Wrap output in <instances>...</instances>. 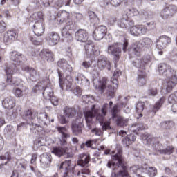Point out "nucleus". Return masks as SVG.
Listing matches in <instances>:
<instances>
[{
  "mask_svg": "<svg viewBox=\"0 0 177 177\" xmlns=\"http://www.w3.org/2000/svg\"><path fill=\"white\" fill-rule=\"evenodd\" d=\"M57 67L63 70L64 74L66 77L63 82V73L62 71H58V75L59 78V86L62 91H73V67L68 64V62L65 59H59L57 62Z\"/></svg>",
  "mask_w": 177,
  "mask_h": 177,
  "instance_id": "f257e3e1",
  "label": "nucleus"
},
{
  "mask_svg": "<svg viewBox=\"0 0 177 177\" xmlns=\"http://www.w3.org/2000/svg\"><path fill=\"white\" fill-rule=\"evenodd\" d=\"M141 139L144 145L150 147L151 150L153 151H158L160 154H167L168 156L172 154L175 151V149L172 146L167 147L164 149L162 145H160L158 138L151 137L148 133H144L141 136Z\"/></svg>",
  "mask_w": 177,
  "mask_h": 177,
  "instance_id": "f03ea898",
  "label": "nucleus"
},
{
  "mask_svg": "<svg viewBox=\"0 0 177 177\" xmlns=\"http://www.w3.org/2000/svg\"><path fill=\"white\" fill-rule=\"evenodd\" d=\"M112 160H114L116 162L109 161L107 164L108 168H111V165H113V171H115V169L119 171L118 173H112V177H131L127 170L125 162H124V160L122 159V150L118 149L117 153L112 156Z\"/></svg>",
  "mask_w": 177,
  "mask_h": 177,
  "instance_id": "7ed1b4c3",
  "label": "nucleus"
},
{
  "mask_svg": "<svg viewBox=\"0 0 177 177\" xmlns=\"http://www.w3.org/2000/svg\"><path fill=\"white\" fill-rule=\"evenodd\" d=\"M57 20L59 23H66V26L62 30V35L64 38L71 39V35L75 28V22L71 19V15L66 10L59 11L57 15Z\"/></svg>",
  "mask_w": 177,
  "mask_h": 177,
  "instance_id": "20e7f679",
  "label": "nucleus"
},
{
  "mask_svg": "<svg viewBox=\"0 0 177 177\" xmlns=\"http://www.w3.org/2000/svg\"><path fill=\"white\" fill-rule=\"evenodd\" d=\"M158 71L161 75L166 78L167 81L166 90L167 92H171L174 86L177 84V72L167 64H160L158 65Z\"/></svg>",
  "mask_w": 177,
  "mask_h": 177,
  "instance_id": "39448f33",
  "label": "nucleus"
},
{
  "mask_svg": "<svg viewBox=\"0 0 177 177\" xmlns=\"http://www.w3.org/2000/svg\"><path fill=\"white\" fill-rule=\"evenodd\" d=\"M121 75V71L116 69L113 73V77L111 79V84H109V80L106 77L102 78V80L99 81L98 89L102 93L106 92L109 93L110 96L114 95V92L117 91L118 88V80L117 78Z\"/></svg>",
  "mask_w": 177,
  "mask_h": 177,
  "instance_id": "423d86ee",
  "label": "nucleus"
},
{
  "mask_svg": "<svg viewBox=\"0 0 177 177\" xmlns=\"http://www.w3.org/2000/svg\"><path fill=\"white\" fill-rule=\"evenodd\" d=\"M24 56L20 53L17 51H13L10 53V59L13 60L14 64L12 65H10L8 67L6 68V73L7 74V82L10 84L12 82V75L16 73H19V69L16 64H19V63H21L23 62V58Z\"/></svg>",
  "mask_w": 177,
  "mask_h": 177,
  "instance_id": "0eeeda50",
  "label": "nucleus"
},
{
  "mask_svg": "<svg viewBox=\"0 0 177 177\" xmlns=\"http://www.w3.org/2000/svg\"><path fill=\"white\" fill-rule=\"evenodd\" d=\"M107 106H109L108 104H104L103 105V107L101 109L102 114L100 115V113H99L100 107L97 105H92L91 110L84 112V117L87 124L92 122V120L95 117L96 120H97L99 122H102V121H103L104 115H106V109H107Z\"/></svg>",
  "mask_w": 177,
  "mask_h": 177,
  "instance_id": "6e6552de",
  "label": "nucleus"
},
{
  "mask_svg": "<svg viewBox=\"0 0 177 177\" xmlns=\"http://www.w3.org/2000/svg\"><path fill=\"white\" fill-rule=\"evenodd\" d=\"M147 26L145 25H136L130 28V34L133 37H139V35H145L147 31H151L156 28V22L152 21L147 22Z\"/></svg>",
  "mask_w": 177,
  "mask_h": 177,
  "instance_id": "1a4fd4ad",
  "label": "nucleus"
},
{
  "mask_svg": "<svg viewBox=\"0 0 177 177\" xmlns=\"http://www.w3.org/2000/svg\"><path fill=\"white\" fill-rule=\"evenodd\" d=\"M60 146L55 147L52 149L51 153L57 156V157H62L64 156L65 158H71L73 156V151H70L67 145V141L64 140H59Z\"/></svg>",
  "mask_w": 177,
  "mask_h": 177,
  "instance_id": "9d476101",
  "label": "nucleus"
},
{
  "mask_svg": "<svg viewBox=\"0 0 177 177\" xmlns=\"http://www.w3.org/2000/svg\"><path fill=\"white\" fill-rule=\"evenodd\" d=\"M151 45H153V41L151 39L145 37L142 40L135 43L133 47V51L135 55H137L138 56L140 53V50L142 48H150Z\"/></svg>",
  "mask_w": 177,
  "mask_h": 177,
  "instance_id": "9b49d317",
  "label": "nucleus"
},
{
  "mask_svg": "<svg viewBox=\"0 0 177 177\" xmlns=\"http://www.w3.org/2000/svg\"><path fill=\"white\" fill-rule=\"evenodd\" d=\"M111 113H112V118L113 121H115L116 125L118 127H127V124H128V119L122 117L118 115V106L115 105L111 110Z\"/></svg>",
  "mask_w": 177,
  "mask_h": 177,
  "instance_id": "f8f14e48",
  "label": "nucleus"
},
{
  "mask_svg": "<svg viewBox=\"0 0 177 177\" xmlns=\"http://www.w3.org/2000/svg\"><path fill=\"white\" fill-rule=\"evenodd\" d=\"M59 169H64L63 177H75L74 168L71 167V160H66L60 165Z\"/></svg>",
  "mask_w": 177,
  "mask_h": 177,
  "instance_id": "ddd939ff",
  "label": "nucleus"
},
{
  "mask_svg": "<svg viewBox=\"0 0 177 177\" xmlns=\"http://www.w3.org/2000/svg\"><path fill=\"white\" fill-rule=\"evenodd\" d=\"M106 34H107V27L102 25L93 31L92 37L95 41H101L104 38Z\"/></svg>",
  "mask_w": 177,
  "mask_h": 177,
  "instance_id": "4468645a",
  "label": "nucleus"
},
{
  "mask_svg": "<svg viewBox=\"0 0 177 177\" xmlns=\"http://www.w3.org/2000/svg\"><path fill=\"white\" fill-rule=\"evenodd\" d=\"M177 7L175 5H169V6L165 8L160 12V17L164 20L167 19H171L176 13Z\"/></svg>",
  "mask_w": 177,
  "mask_h": 177,
  "instance_id": "2eb2a0df",
  "label": "nucleus"
},
{
  "mask_svg": "<svg viewBox=\"0 0 177 177\" xmlns=\"http://www.w3.org/2000/svg\"><path fill=\"white\" fill-rule=\"evenodd\" d=\"M171 41L169 37L162 35L156 41V48L159 49V50H162V49H165V48L171 44Z\"/></svg>",
  "mask_w": 177,
  "mask_h": 177,
  "instance_id": "dca6fc26",
  "label": "nucleus"
},
{
  "mask_svg": "<svg viewBox=\"0 0 177 177\" xmlns=\"http://www.w3.org/2000/svg\"><path fill=\"white\" fill-rule=\"evenodd\" d=\"M84 48L87 57H91V55H95V56H99L100 55V51L96 49V47L93 46L92 41H87V44L84 45Z\"/></svg>",
  "mask_w": 177,
  "mask_h": 177,
  "instance_id": "f3484780",
  "label": "nucleus"
},
{
  "mask_svg": "<svg viewBox=\"0 0 177 177\" xmlns=\"http://www.w3.org/2000/svg\"><path fill=\"white\" fill-rule=\"evenodd\" d=\"M17 37H19V35L15 30H8L4 34L3 42L6 45H9L12 44V41L17 39Z\"/></svg>",
  "mask_w": 177,
  "mask_h": 177,
  "instance_id": "a211bd4d",
  "label": "nucleus"
},
{
  "mask_svg": "<svg viewBox=\"0 0 177 177\" xmlns=\"http://www.w3.org/2000/svg\"><path fill=\"white\" fill-rule=\"evenodd\" d=\"M72 132L73 135L77 136L82 133V123H81V120L77 118L75 122H73L71 124Z\"/></svg>",
  "mask_w": 177,
  "mask_h": 177,
  "instance_id": "6ab92c4d",
  "label": "nucleus"
},
{
  "mask_svg": "<svg viewBox=\"0 0 177 177\" xmlns=\"http://www.w3.org/2000/svg\"><path fill=\"white\" fill-rule=\"evenodd\" d=\"M39 56L41 59H44V60L49 62H54L55 60V55L49 49L44 48L41 50L39 53Z\"/></svg>",
  "mask_w": 177,
  "mask_h": 177,
  "instance_id": "aec40b11",
  "label": "nucleus"
},
{
  "mask_svg": "<svg viewBox=\"0 0 177 177\" xmlns=\"http://www.w3.org/2000/svg\"><path fill=\"white\" fill-rule=\"evenodd\" d=\"M97 67L100 70H104V68H107V70H111V66L110 64V61L107 59L104 56H101L98 58L97 60Z\"/></svg>",
  "mask_w": 177,
  "mask_h": 177,
  "instance_id": "412c9836",
  "label": "nucleus"
},
{
  "mask_svg": "<svg viewBox=\"0 0 177 177\" xmlns=\"http://www.w3.org/2000/svg\"><path fill=\"white\" fill-rule=\"evenodd\" d=\"M88 32L84 29H80L75 32V39L80 42H85V45L89 41H88Z\"/></svg>",
  "mask_w": 177,
  "mask_h": 177,
  "instance_id": "4be33fe9",
  "label": "nucleus"
},
{
  "mask_svg": "<svg viewBox=\"0 0 177 177\" xmlns=\"http://www.w3.org/2000/svg\"><path fill=\"white\" fill-rule=\"evenodd\" d=\"M121 44L118 43H115L111 46L108 47V53H111L115 57H118L120 56V53H121Z\"/></svg>",
  "mask_w": 177,
  "mask_h": 177,
  "instance_id": "5701e85b",
  "label": "nucleus"
},
{
  "mask_svg": "<svg viewBox=\"0 0 177 177\" xmlns=\"http://www.w3.org/2000/svg\"><path fill=\"white\" fill-rule=\"evenodd\" d=\"M30 21L35 24H44V14L42 12H34L30 18Z\"/></svg>",
  "mask_w": 177,
  "mask_h": 177,
  "instance_id": "b1692460",
  "label": "nucleus"
},
{
  "mask_svg": "<svg viewBox=\"0 0 177 177\" xmlns=\"http://www.w3.org/2000/svg\"><path fill=\"white\" fill-rule=\"evenodd\" d=\"M46 39L48 44L50 45V46H55V45H57V42H59V37L57 33L52 32L48 34Z\"/></svg>",
  "mask_w": 177,
  "mask_h": 177,
  "instance_id": "393cba45",
  "label": "nucleus"
},
{
  "mask_svg": "<svg viewBox=\"0 0 177 177\" xmlns=\"http://www.w3.org/2000/svg\"><path fill=\"white\" fill-rule=\"evenodd\" d=\"M168 102L171 106L173 113H177V91L171 93L168 97Z\"/></svg>",
  "mask_w": 177,
  "mask_h": 177,
  "instance_id": "a878e982",
  "label": "nucleus"
},
{
  "mask_svg": "<svg viewBox=\"0 0 177 177\" xmlns=\"http://www.w3.org/2000/svg\"><path fill=\"white\" fill-rule=\"evenodd\" d=\"M22 70L23 71H26V73H28L31 81H37V79L38 78L39 75L35 69L30 68L27 66H24L22 67Z\"/></svg>",
  "mask_w": 177,
  "mask_h": 177,
  "instance_id": "bb28decb",
  "label": "nucleus"
},
{
  "mask_svg": "<svg viewBox=\"0 0 177 177\" xmlns=\"http://www.w3.org/2000/svg\"><path fill=\"white\" fill-rule=\"evenodd\" d=\"M3 106L4 109H8V110H12L16 104L15 103V100L11 96L6 97L2 102Z\"/></svg>",
  "mask_w": 177,
  "mask_h": 177,
  "instance_id": "cd10ccee",
  "label": "nucleus"
},
{
  "mask_svg": "<svg viewBox=\"0 0 177 177\" xmlns=\"http://www.w3.org/2000/svg\"><path fill=\"white\" fill-rule=\"evenodd\" d=\"M118 26L120 28H130L133 26V21H129L125 18H122L118 21Z\"/></svg>",
  "mask_w": 177,
  "mask_h": 177,
  "instance_id": "c85d7f7f",
  "label": "nucleus"
},
{
  "mask_svg": "<svg viewBox=\"0 0 177 177\" xmlns=\"http://www.w3.org/2000/svg\"><path fill=\"white\" fill-rule=\"evenodd\" d=\"M75 81L80 85H82V84H85L86 86H89L91 82L89 80L86 79L84 75L81 73H77L76 77H75Z\"/></svg>",
  "mask_w": 177,
  "mask_h": 177,
  "instance_id": "c756f323",
  "label": "nucleus"
},
{
  "mask_svg": "<svg viewBox=\"0 0 177 177\" xmlns=\"http://www.w3.org/2000/svg\"><path fill=\"white\" fill-rule=\"evenodd\" d=\"M33 32L37 37H41L44 34L45 28H44V24L39 23L33 25Z\"/></svg>",
  "mask_w": 177,
  "mask_h": 177,
  "instance_id": "7c9ffc66",
  "label": "nucleus"
},
{
  "mask_svg": "<svg viewBox=\"0 0 177 177\" xmlns=\"http://www.w3.org/2000/svg\"><path fill=\"white\" fill-rule=\"evenodd\" d=\"M91 158H89V156L86 154H81L79 156V160L77 161V165H80V167H84L85 165H87L90 161Z\"/></svg>",
  "mask_w": 177,
  "mask_h": 177,
  "instance_id": "2f4dec72",
  "label": "nucleus"
},
{
  "mask_svg": "<svg viewBox=\"0 0 177 177\" xmlns=\"http://www.w3.org/2000/svg\"><path fill=\"white\" fill-rule=\"evenodd\" d=\"M138 75V85L140 86H143V85L146 84V72H145V71L139 70Z\"/></svg>",
  "mask_w": 177,
  "mask_h": 177,
  "instance_id": "473e14b6",
  "label": "nucleus"
},
{
  "mask_svg": "<svg viewBox=\"0 0 177 177\" xmlns=\"http://www.w3.org/2000/svg\"><path fill=\"white\" fill-rule=\"evenodd\" d=\"M136 140V136L135 134H129L122 140V143L124 146L128 147L129 145H132L133 142Z\"/></svg>",
  "mask_w": 177,
  "mask_h": 177,
  "instance_id": "72a5a7b5",
  "label": "nucleus"
},
{
  "mask_svg": "<svg viewBox=\"0 0 177 177\" xmlns=\"http://www.w3.org/2000/svg\"><path fill=\"white\" fill-rule=\"evenodd\" d=\"M64 114L67 118H74L77 115V111L74 108H65Z\"/></svg>",
  "mask_w": 177,
  "mask_h": 177,
  "instance_id": "f704fd0d",
  "label": "nucleus"
},
{
  "mask_svg": "<svg viewBox=\"0 0 177 177\" xmlns=\"http://www.w3.org/2000/svg\"><path fill=\"white\" fill-rule=\"evenodd\" d=\"M142 172H145V174H147L150 177H154L156 175H157V169L153 167H148L147 166H143Z\"/></svg>",
  "mask_w": 177,
  "mask_h": 177,
  "instance_id": "c9c22d12",
  "label": "nucleus"
},
{
  "mask_svg": "<svg viewBox=\"0 0 177 177\" xmlns=\"http://www.w3.org/2000/svg\"><path fill=\"white\" fill-rule=\"evenodd\" d=\"M53 2V0H36L35 1L36 6H37V8H42V5L45 8H48V6H50V3H52Z\"/></svg>",
  "mask_w": 177,
  "mask_h": 177,
  "instance_id": "e433bc0d",
  "label": "nucleus"
},
{
  "mask_svg": "<svg viewBox=\"0 0 177 177\" xmlns=\"http://www.w3.org/2000/svg\"><path fill=\"white\" fill-rule=\"evenodd\" d=\"M165 102V97H162L153 106L152 111H153V113H157V111H158V110L161 109V106H162V104H164Z\"/></svg>",
  "mask_w": 177,
  "mask_h": 177,
  "instance_id": "4c0bfd02",
  "label": "nucleus"
},
{
  "mask_svg": "<svg viewBox=\"0 0 177 177\" xmlns=\"http://www.w3.org/2000/svg\"><path fill=\"white\" fill-rule=\"evenodd\" d=\"M145 110V102H138L136 105V111L138 113L140 117H143V114H142V111Z\"/></svg>",
  "mask_w": 177,
  "mask_h": 177,
  "instance_id": "58836bf2",
  "label": "nucleus"
},
{
  "mask_svg": "<svg viewBox=\"0 0 177 177\" xmlns=\"http://www.w3.org/2000/svg\"><path fill=\"white\" fill-rule=\"evenodd\" d=\"M145 63V60H143V58L142 57H138L133 62V66L137 68H140V67H144Z\"/></svg>",
  "mask_w": 177,
  "mask_h": 177,
  "instance_id": "ea45409f",
  "label": "nucleus"
},
{
  "mask_svg": "<svg viewBox=\"0 0 177 177\" xmlns=\"http://www.w3.org/2000/svg\"><path fill=\"white\" fill-rule=\"evenodd\" d=\"M138 17L140 20H147V19L151 17V15L147 11L141 10L138 12Z\"/></svg>",
  "mask_w": 177,
  "mask_h": 177,
  "instance_id": "a19ab883",
  "label": "nucleus"
},
{
  "mask_svg": "<svg viewBox=\"0 0 177 177\" xmlns=\"http://www.w3.org/2000/svg\"><path fill=\"white\" fill-rule=\"evenodd\" d=\"M17 165L19 169L23 171L27 168V162L24 159L18 160L17 161Z\"/></svg>",
  "mask_w": 177,
  "mask_h": 177,
  "instance_id": "79ce46f5",
  "label": "nucleus"
},
{
  "mask_svg": "<svg viewBox=\"0 0 177 177\" xmlns=\"http://www.w3.org/2000/svg\"><path fill=\"white\" fill-rule=\"evenodd\" d=\"M57 129L59 133H62V137L64 138L65 139H67V138H70V134L66 133V131H67V129L64 127H57Z\"/></svg>",
  "mask_w": 177,
  "mask_h": 177,
  "instance_id": "37998d69",
  "label": "nucleus"
},
{
  "mask_svg": "<svg viewBox=\"0 0 177 177\" xmlns=\"http://www.w3.org/2000/svg\"><path fill=\"white\" fill-rule=\"evenodd\" d=\"M40 161L46 165H49L50 164V157L48 154H43Z\"/></svg>",
  "mask_w": 177,
  "mask_h": 177,
  "instance_id": "c03bdc74",
  "label": "nucleus"
},
{
  "mask_svg": "<svg viewBox=\"0 0 177 177\" xmlns=\"http://www.w3.org/2000/svg\"><path fill=\"white\" fill-rule=\"evenodd\" d=\"M44 83L40 82L33 88L32 91L35 93H38V92H41V91H44Z\"/></svg>",
  "mask_w": 177,
  "mask_h": 177,
  "instance_id": "a18cd8bd",
  "label": "nucleus"
},
{
  "mask_svg": "<svg viewBox=\"0 0 177 177\" xmlns=\"http://www.w3.org/2000/svg\"><path fill=\"white\" fill-rule=\"evenodd\" d=\"M24 120H26V121H28L30 120H32V111L31 110H28L24 112V114L23 115Z\"/></svg>",
  "mask_w": 177,
  "mask_h": 177,
  "instance_id": "49530a36",
  "label": "nucleus"
},
{
  "mask_svg": "<svg viewBox=\"0 0 177 177\" xmlns=\"http://www.w3.org/2000/svg\"><path fill=\"white\" fill-rule=\"evenodd\" d=\"M43 95L46 96V99H50L53 97V92L50 88H46L43 92Z\"/></svg>",
  "mask_w": 177,
  "mask_h": 177,
  "instance_id": "de8ad7c7",
  "label": "nucleus"
},
{
  "mask_svg": "<svg viewBox=\"0 0 177 177\" xmlns=\"http://www.w3.org/2000/svg\"><path fill=\"white\" fill-rule=\"evenodd\" d=\"M83 102H85L87 104H89V103H93L95 102V99H93V97L91 95H84L82 97Z\"/></svg>",
  "mask_w": 177,
  "mask_h": 177,
  "instance_id": "09e8293b",
  "label": "nucleus"
},
{
  "mask_svg": "<svg viewBox=\"0 0 177 177\" xmlns=\"http://www.w3.org/2000/svg\"><path fill=\"white\" fill-rule=\"evenodd\" d=\"M140 129H143L142 124H134L130 127V131H131V132H137V131Z\"/></svg>",
  "mask_w": 177,
  "mask_h": 177,
  "instance_id": "8fccbe9b",
  "label": "nucleus"
},
{
  "mask_svg": "<svg viewBox=\"0 0 177 177\" xmlns=\"http://www.w3.org/2000/svg\"><path fill=\"white\" fill-rule=\"evenodd\" d=\"M4 132L6 133V135H13L15 132V129H13V127L12 126H7L4 129Z\"/></svg>",
  "mask_w": 177,
  "mask_h": 177,
  "instance_id": "3c124183",
  "label": "nucleus"
},
{
  "mask_svg": "<svg viewBox=\"0 0 177 177\" xmlns=\"http://www.w3.org/2000/svg\"><path fill=\"white\" fill-rule=\"evenodd\" d=\"M127 13L132 17V16H139V11L138 9L136 8H131L129 9Z\"/></svg>",
  "mask_w": 177,
  "mask_h": 177,
  "instance_id": "603ef678",
  "label": "nucleus"
},
{
  "mask_svg": "<svg viewBox=\"0 0 177 177\" xmlns=\"http://www.w3.org/2000/svg\"><path fill=\"white\" fill-rule=\"evenodd\" d=\"M13 92L16 96V97H21L23 96V91L19 88H15L13 89Z\"/></svg>",
  "mask_w": 177,
  "mask_h": 177,
  "instance_id": "864d4df0",
  "label": "nucleus"
},
{
  "mask_svg": "<svg viewBox=\"0 0 177 177\" xmlns=\"http://www.w3.org/2000/svg\"><path fill=\"white\" fill-rule=\"evenodd\" d=\"M112 6H120L124 0H109Z\"/></svg>",
  "mask_w": 177,
  "mask_h": 177,
  "instance_id": "5fc2aeb1",
  "label": "nucleus"
},
{
  "mask_svg": "<svg viewBox=\"0 0 177 177\" xmlns=\"http://www.w3.org/2000/svg\"><path fill=\"white\" fill-rule=\"evenodd\" d=\"M92 133H94L96 136H102L103 131L99 128H94L91 130Z\"/></svg>",
  "mask_w": 177,
  "mask_h": 177,
  "instance_id": "6e6d98bb",
  "label": "nucleus"
},
{
  "mask_svg": "<svg viewBox=\"0 0 177 177\" xmlns=\"http://www.w3.org/2000/svg\"><path fill=\"white\" fill-rule=\"evenodd\" d=\"M170 124L169 122H163L160 123V127L162 129H169L171 128Z\"/></svg>",
  "mask_w": 177,
  "mask_h": 177,
  "instance_id": "4d7b16f0",
  "label": "nucleus"
},
{
  "mask_svg": "<svg viewBox=\"0 0 177 177\" xmlns=\"http://www.w3.org/2000/svg\"><path fill=\"white\" fill-rule=\"evenodd\" d=\"M88 15L90 20H96V19H97V15H96V14L93 11H89L88 12Z\"/></svg>",
  "mask_w": 177,
  "mask_h": 177,
  "instance_id": "13d9d810",
  "label": "nucleus"
},
{
  "mask_svg": "<svg viewBox=\"0 0 177 177\" xmlns=\"http://www.w3.org/2000/svg\"><path fill=\"white\" fill-rule=\"evenodd\" d=\"M91 171L88 168H85L82 170V171H78L77 172V176H80V175H88L90 174Z\"/></svg>",
  "mask_w": 177,
  "mask_h": 177,
  "instance_id": "bf43d9fd",
  "label": "nucleus"
},
{
  "mask_svg": "<svg viewBox=\"0 0 177 177\" xmlns=\"http://www.w3.org/2000/svg\"><path fill=\"white\" fill-rule=\"evenodd\" d=\"M20 111H21V106H17L16 110L13 111L12 115L13 118L17 115V114H20Z\"/></svg>",
  "mask_w": 177,
  "mask_h": 177,
  "instance_id": "052dcab7",
  "label": "nucleus"
},
{
  "mask_svg": "<svg viewBox=\"0 0 177 177\" xmlns=\"http://www.w3.org/2000/svg\"><path fill=\"white\" fill-rule=\"evenodd\" d=\"M148 94L150 96H156V95H157V88H154L148 90Z\"/></svg>",
  "mask_w": 177,
  "mask_h": 177,
  "instance_id": "680f3d73",
  "label": "nucleus"
},
{
  "mask_svg": "<svg viewBox=\"0 0 177 177\" xmlns=\"http://www.w3.org/2000/svg\"><path fill=\"white\" fill-rule=\"evenodd\" d=\"M111 127H110V122H106L103 124L102 125V129L103 131H107L109 129H111Z\"/></svg>",
  "mask_w": 177,
  "mask_h": 177,
  "instance_id": "e2e57ef3",
  "label": "nucleus"
},
{
  "mask_svg": "<svg viewBox=\"0 0 177 177\" xmlns=\"http://www.w3.org/2000/svg\"><path fill=\"white\" fill-rule=\"evenodd\" d=\"M50 102L53 106H57L59 104V100L56 97H52Z\"/></svg>",
  "mask_w": 177,
  "mask_h": 177,
  "instance_id": "0e129e2a",
  "label": "nucleus"
},
{
  "mask_svg": "<svg viewBox=\"0 0 177 177\" xmlns=\"http://www.w3.org/2000/svg\"><path fill=\"white\" fill-rule=\"evenodd\" d=\"M59 121L60 122V124H67V122H68V120H67V119H66V116L64 115H61Z\"/></svg>",
  "mask_w": 177,
  "mask_h": 177,
  "instance_id": "69168bd1",
  "label": "nucleus"
},
{
  "mask_svg": "<svg viewBox=\"0 0 177 177\" xmlns=\"http://www.w3.org/2000/svg\"><path fill=\"white\" fill-rule=\"evenodd\" d=\"M82 66H83V67H84V68H89V67H91V66H92V62L84 61L82 63Z\"/></svg>",
  "mask_w": 177,
  "mask_h": 177,
  "instance_id": "338daca9",
  "label": "nucleus"
},
{
  "mask_svg": "<svg viewBox=\"0 0 177 177\" xmlns=\"http://www.w3.org/2000/svg\"><path fill=\"white\" fill-rule=\"evenodd\" d=\"M82 91L81 90V88L80 87H76L75 88H74L73 90V93L75 95H80L82 93Z\"/></svg>",
  "mask_w": 177,
  "mask_h": 177,
  "instance_id": "774afa93",
  "label": "nucleus"
}]
</instances>
